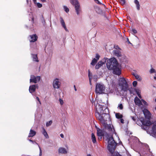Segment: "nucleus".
Instances as JSON below:
<instances>
[{
	"label": "nucleus",
	"mask_w": 156,
	"mask_h": 156,
	"mask_svg": "<svg viewBox=\"0 0 156 156\" xmlns=\"http://www.w3.org/2000/svg\"><path fill=\"white\" fill-rule=\"evenodd\" d=\"M106 64L108 69L109 70H113L114 74L118 75L121 74L120 66L115 58H113L108 60Z\"/></svg>",
	"instance_id": "obj_1"
},
{
	"label": "nucleus",
	"mask_w": 156,
	"mask_h": 156,
	"mask_svg": "<svg viewBox=\"0 0 156 156\" xmlns=\"http://www.w3.org/2000/svg\"><path fill=\"white\" fill-rule=\"evenodd\" d=\"M96 112L95 116L96 118L100 121L104 122L105 118L108 116L107 114L106 113V110L108 109L106 108L103 110L104 107L102 105H100L98 103L95 106Z\"/></svg>",
	"instance_id": "obj_2"
},
{
	"label": "nucleus",
	"mask_w": 156,
	"mask_h": 156,
	"mask_svg": "<svg viewBox=\"0 0 156 156\" xmlns=\"http://www.w3.org/2000/svg\"><path fill=\"white\" fill-rule=\"evenodd\" d=\"M143 111L145 118L147 120H142L141 119L140 121L142 124L144 126L142 128L144 130H146L147 128V126H150L152 124L149 120L151 118V114L150 112L146 109H144Z\"/></svg>",
	"instance_id": "obj_3"
},
{
	"label": "nucleus",
	"mask_w": 156,
	"mask_h": 156,
	"mask_svg": "<svg viewBox=\"0 0 156 156\" xmlns=\"http://www.w3.org/2000/svg\"><path fill=\"white\" fill-rule=\"evenodd\" d=\"M116 145V143L113 137L112 136L109 137L108 139L107 147L108 150L112 154L111 156H120L118 153L114 152Z\"/></svg>",
	"instance_id": "obj_4"
},
{
	"label": "nucleus",
	"mask_w": 156,
	"mask_h": 156,
	"mask_svg": "<svg viewBox=\"0 0 156 156\" xmlns=\"http://www.w3.org/2000/svg\"><path fill=\"white\" fill-rule=\"evenodd\" d=\"M118 84L121 90L124 91L127 90L128 87V84L124 78H119L118 80Z\"/></svg>",
	"instance_id": "obj_5"
},
{
	"label": "nucleus",
	"mask_w": 156,
	"mask_h": 156,
	"mask_svg": "<svg viewBox=\"0 0 156 156\" xmlns=\"http://www.w3.org/2000/svg\"><path fill=\"white\" fill-rule=\"evenodd\" d=\"M95 88L96 93L100 94L104 93L105 87L103 84L98 83L96 84Z\"/></svg>",
	"instance_id": "obj_6"
},
{
	"label": "nucleus",
	"mask_w": 156,
	"mask_h": 156,
	"mask_svg": "<svg viewBox=\"0 0 156 156\" xmlns=\"http://www.w3.org/2000/svg\"><path fill=\"white\" fill-rule=\"evenodd\" d=\"M134 102L136 105L139 106L142 105V103L145 105H147V102L145 101L143 99H141V100L140 101L137 97H136L134 99Z\"/></svg>",
	"instance_id": "obj_7"
},
{
	"label": "nucleus",
	"mask_w": 156,
	"mask_h": 156,
	"mask_svg": "<svg viewBox=\"0 0 156 156\" xmlns=\"http://www.w3.org/2000/svg\"><path fill=\"white\" fill-rule=\"evenodd\" d=\"M61 84L60 80L58 78H56L53 80V87L54 88L59 89L60 87Z\"/></svg>",
	"instance_id": "obj_8"
},
{
	"label": "nucleus",
	"mask_w": 156,
	"mask_h": 156,
	"mask_svg": "<svg viewBox=\"0 0 156 156\" xmlns=\"http://www.w3.org/2000/svg\"><path fill=\"white\" fill-rule=\"evenodd\" d=\"M147 132L148 133L153 136L156 134V121L153 123L152 130L151 131L147 130Z\"/></svg>",
	"instance_id": "obj_9"
},
{
	"label": "nucleus",
	"mask_w": 156,
	"mask_h": 156,
	"mask_svg": "<svg viewBox=\"0 0 156 156\" xmlns=\"http://www.w3.org/2000/svg\"><path fill=\"white\" fill-rule=\"evenodd\" d=\"M40 79L41 77L40 76L35 77L34 75H31L30 79V82L36 83L40 81Z\"/></svg>",
	"instance_id": "obj_10"
},
{
	"label": "nucleus",
	"mask_w": 156,
	"mask_h": 156,
	"mask_svg": "<svg viewBox=\"0 0 156 156\" xmlns=\"http://www.w3.org/2000/svg\"><path fill=\"white\" fill-rule=\"evenodd\" d=\"M108 59L107 58H105L102 59L100 61H99L96 65L95 68L96 69H99L103 64H104L106 62V60Z\"/></svg>",
	"instance_id": "obj_11"
},
{
	"label": "nucleus",
	"mask_w": 156,
	"mask_h": 156,
	"mask_svg": "<svg viewBox=\"0 0 156 156\" xmlns=\"http://www.w3.org/2000/svg\"><path fill=\"white\" fill-rule=\"evenodd\" d=\"M107 121L106 118H105V120L104 122H101L103 124L106 129H108L109 131H112V126L110 124H108L106 122Z\"/></svg>",
	"instance_id": "obj_12"
},
{
	"label": "nucleus",
	"mask_w": 156,
	"mask_h": 156,
	"mask_svg": "<svg viewBox=\"0 0 156 156\" xmlns=\"http://www.w3.org/2000/svg\"><path fill=\"white\" fill-rule=\"evenodd\" d=\"M38 86L37 84H35L33 85H31L30 86L29 88V92L31 93L35 92L36 88H38Z\"/></svg>",
	"instance_id": "obj_13"
},
{
	"label": "nucleus",
	"mask_w": 156,
	"mask_h": 156,
	"mask_svg": "<svg viewBox=\"0 0 156 156\" xmlns=\"http://www.w3.org/2000/svg\"><path fill=\"white\" fill-rule=\"evenodd\" d=\"M100 57V56L98 54H96L95 58H94L93 59L90 63V64L92 66H94L99 60Z\"/></svg>",
	"instance_id": "obj_14"
},
{
	"label": "nucleus",
	"mask_w": 156,
	"mask_h": 156,
	"mask_svg": "<svg viewBox=\"0 0 156 156\" xmlns=\"http://www.w3.org/2000/svg\"><path fill=\"white\" fill-rule=\"evenodd\" d=\"M59 154H66L68 153V151L65 148L60 147L58 149Z\"/></svg>",
	"instance_id": "obj_15"
},
{
	"label": "nucleus",
	"mask_w": 156,
	"mask_h": 156,
	"mask_svg": "<svg viewBox=\"0 0 156 156\" xmlns=\"http://www.w3.org/2000/svg\"><path fill=\"white\" fill-rule=\"evenodd\" d=\"M37 39V37L36 34H34L30 36V38L29 39L30 42H34Z\"/></svg>",
	"instance_id": "obj_16"
},
{
	"label": "nucleus",
	"mask_w": 156,
	"mask_h": 156,
	"mask_svg": "<svg viewBox=\"0 0 156 156\" xmlns=\"http://www.w3.org/2000/svg\"><path fill=\"white\" fill-rule=\"evenodd\" d=\"M97 133L98 136L100 137V139L102 138V136L104 134V131L103 130L99 128L97 129Z\"/></svg>",
	"instance_id": "obj_17"
},
{
	"label": "nucleus",
	"mask_w": 156,
	"mask_h": 156,
	"mask_svg": "<svg viewBox=\"0 0 156 156\" xmlns=\"http://www.w3.org/2000/svg\"><path fill=\"white\" fill-rule=\"evenodd\" d=\"M60 23H61L62 26L64 28L65 30L66 31H67V32L68 31V29H67V28L66 27V25L65 24V23L64 20L61 17L60 18Z\"/></svg>",
	"instance_id": "obj_18"
},
{
	"label": "nucleus",
	"mask_w": 156,
	"mask_h": 156,
	"mask_svg": "<svg viewBox=\"0 0 156 156\" xmlns=\"http://www.w3.org/2000/svg\"><path fill=\"white\" fill-rule=\"evenodd\" d=\"M75 8L76 14L78 15H79L80 14L81 11L80 5H78L75 6Z\"/></svg>",
	"instance_id": "obj_19"
},
{
	"label": "nucleus",
	"mask_w": 156,
	"mask_h": 156,
	"mask_svg": "<svg viewBox=\"0 0 156 156\" xmlns=\"http://www.w3.org/2000/svg\"><path fill=\"white\" fill-rule=\"evenodd\" d=\"M36 134V132L34 130L31 129L30 130L28 137H32L34 136Z\"/></svg>",
	"instance_id": "obj_20"
},
{
	"label": "nucleus",
	"mask_w": 156,
	"mask_h": 156,
	"mask_svg": "<svg viewBox=\"0 0 156 156\" xmlns=\"http://www.w3.org/2000/svg\"><path fill=\"white\" fill-rule=\"evenodd\" d=\"M113 53L117 57H120L121 56V54L119 50L116 49L113 50Z\"/></svg>",
	"instance_id": "obj_21"
},
{
	"label": "nucleus",
	"mask_w": 156,
	"mask_h": 156,
	"mask_svg": "<svg viewBox=\"0 0 156 156\" xmlns=\"http://www.w3.org/2000/svg\"><path fill=\"white\" fill-rule=\"evenodd\" d=\"M70 1L71 3L74 5L75 7V6L80 5L79 3L77 0H70Z\"/></svg>",
	"instance_id": "obj_22"
},
{
	"label": "nucleus",
	"mask_w": 156,
	"mask_h": 156,
	"mask_svg": "<svg viewBox=\"0 0 156 156\" xmlns=\"http://www.w3.org/2000/svg\"><path fill=\"white\" fill-rule=\"evenodd\" d=\"M91 139L93 143L95 144L97 143V142L96 140V137L94 134L93 133H92L91 134Z\"/></svg>",
	"instance_id": "obj_23"
},
{
	"label": "nucleus",
	"mask_w": 156,
	"mask_h": 156,
	"mask_svg": "<svg viewBox=\"0 0 156 156\" xmlns=\"http://www.w3.org/2000/svg\"><path fill=\"white\" fill-rule=\"evenodd\" d=\"M134 3L136 5L137 10H139L140 9V6L139 2L137 0H134Z\"/></svg>",
	"instance_id": "obj_24"
},
{
	"label": "nucleus",
	"mask_w": 156,
	"mask_h": 156,
	"mask_svg": "<svg viewBox=\"0 0 156 156\" xmlns=\"http://www.w3.org/2000/svg\"><path fill=\"white\" fill-rule=\"evenodd\" d=\"M43 131L42 132V134L44 136L46 137V138L48 139L49 138V136L48 133H47L45 129L43 128Z\"/></svg>",
	"instance_id": "obj_25"
},
{
	"label": "nucleus",
	"mask_w": 156,
	"mask_h": 156,
	"mask_svg": "<svg viewBox=\"0 0 156 156\" xmlns=\"http://www.w3.org/2000/svg\"><path fill=\"white\" fill-rule=\"evenodd\" d=\"M133 75L138 80L140 81L141 80L142 78L141 77L136 73H133Z\"/></svg>",
	"instance_id": "obj_26"
},
{
	"label": "nucleus",
	"mask_w": 156,
	"mask_h": 156,
	"mask_svg": "<svg viewBox=\"0 0 156 156\" xmlns=\"http://www.w3.org/2000/svg\"><path fill=\"white\" fill-rule=\"evenodd\" d=\"M32 57L33 58V61L36 62H38L39 61L37 57V55L36 54H32Z\"/></svg>",
	"instance_id": "obj_27"
},
{
	"label": "nucleus",
	"mask_w": 156,
	"mask_h": 156,
	"mask_svg": "<svg viewBox=\"0 0 156 156\" xmlns=\"http://www.w3.org/2000/svg\"><path fill=\"white\" fill-rule=\"evenodd\" d=\"M150 74L154 73L156 74V70L152 68H151L149 71Z\"/></svg>",
	"instance_id": "obj_28"
},
{
	"label": "nucleus",
	"mask_w": 156,
	"mask_h": 156,
	"mask_svg": "<svg viewBox=\"0 0 156 156\" xmlns=\"http://www.w3.org/2000/svg\"><path fill=\"white\" fill-rule=\"evenodd\" d=\"M115 116L117 119H121L122 117V115L119 113H116Z\"/></svg>",
	"instance_id": "obj_29"
},
{
	"label": "nucleus",
	"mask_w": 156,
	"mask_h": 156,
	"mask_svg": "<svg viewBox=\"0 0 156 156\" xmlns=\"http://www.w3.org/2000/svg\"><path fill=\"white\" fill-rule=\"evenodd\" d=\"M137 32V31L135 29H132L131 30V33L133 35L136 34Z\"/></svg>",
	"instance_id": "obj_30"
},
{
	"label": "nucleus",
	"mask_w": 156,
	"mask_h": 156,
	"mask_svg": "<svg viewBox=\"0 0 156 156\" xmlns=\"http://www.w3.org/2000/svg\"><path fill=\"white\" fill-rule=\"evenodd\" d=\"M64 9L65 10V11L67 13H68L69 12V9L66 6H63Z\"/></svg>",
	"instance_id": "obj_31"
},
{
	"label": "nucleus",
	"mask_w": 156,
	"mask_h": 156,
	"mask_svg": "<svg viewBox=\"0 0 156 156\" xmlns=\"http://www.w3.org/2000/svg\"><path fill=\"white\" fill-rule=\"evenodd\" d=\"M52 123V122L51 120H50L47 122L46 123V126L47 127H48L51 125Z\"/></svg>",
	"instance_id": "obj_32"
},
{
	"label": "nucleus",
	"mask_w": 156,
	"mask_h": 156,
	"mask_svg": "<svg viewBox=\"0 0 156 156\" xmlns=\"http://www.w3.org/2000/svg\"><path fill=\"white\" fill-rule=\"evenodd\" d=\"M136 92L138 96L140 98H141V96L140 95V92L139 90H136Z\"/></svg>",
	"instance_id": "obj_33"
},
{
	"label": "nucleus",
	"mask_w": 156,
	"mask_h": 156,
	"mask_svg": "<svg viewBox=\"0 0 156 156\" xmlns=\"http://www.w3.org/2000/svg\"><path fill=\"white\" fill-rule=\"evenodd\" d=\"M118 108L120 110H122L123 108L122 105L121 103L119 104L118 106Z\"/></svg>",
	"instance_id": "obj_34"
},
{
	"label": "nucleus",
	"mask_w": 156,
	"mask_h": 156,
	"mask_svg": "<svg viewBox=\"0 0 156 156\" xmlns=\"http://www.w3.org/2000/svg\"><path fill=\"white\" fill-rule=\"evenodd\" d=\"M35 4H37V6L39 8H41L42 6V5L41 4L39 3H36Z\"/></svg>",
	"instance_id": "obj_35"
},
{
	"label": "nucleus",
	"mask_w": 156,
	"mask_h": 156,
	"mask_svg": "<svg viewBox=\"0 0 156 156\" xmlns=\"http://www.w3.org/2000/svg\"><path fill=\"white\" fill-rule=\"evenodd\" d=\"M88 75L89 78V79L90 78V79H92V74L90 73V72L89 70L88 71Z\"/></svg>",
	"instance_id": "obj_36"
},
{
	"label": "nucleus",
	"mask_w": 156,
	"mask_h": 156,
	"mask_svg": "<svg viewBox=\"0 0 156 156\" xmlns=\"http://www.w3.org/2000/svg\"><path fill=\"white\" fill-rule=\"evenodd\" d=\"M112 87H115V83L114 80H112L111 83Z\"/></svg>",
	"instance_id": "obj_37"
},
{
	"label": "nucleus",
	"mask_w": 156,
	"mask_h": 156,
	"mask_svg": "<svg viewBox=\"0 0 156 156\" xmlns=\"http://www.w3.org/2000/svg\"><path fill=\"white\" fill-rule=\"evenodd\" d=\"M59 101L60 103V104L61 105H62L64 104V101L62 99L59 98Z\"/></svg>",
	"instance_id": "obj_38"
},
{
	"label": "nucleus",
	"mask_w": 156,
	"mask_h": 156,
	"mask_svg": "<svg viewBox=\"0 0 156 156\" xmlns=\"http://www.w3.org/2000/svg\"><path fill=\"white\" fill-rule=\"evenodd\" d=\"M120 2L122 5H124L125 3V0H120Z\"/></svg>",
	"instance_id": "obj_39"
},
{
	"label": "nucleus",
	"mask_w": 156,
	"mask_h": 156,
	"mask_svg": "<svg viewBox=\"0 0 156 156\" xmlns=\"http://www.w3.org/2000/svg\"><path fill=\"white\" fill-rule=\"evenodd\" d=\"M137 84V82L136 81H135L133 82V85L134 87H135L136 86Z\"/></svg>",
	"instance_id": "obj_40"
},
{
	"label": "nucleus",
	"mask_w": 156,
	"mask_h": 156,
	"mask_svg": "<svg viewBox=\"0 0 156 156\" xmlns=\"http://www.w3.org/2000/svg\"><path fill=\"white\" fill-rule=\"evenodd\" d=\"M38 146H39V150H40V156H41L42 155L41 149V147H40V146L39 145H38Z\"/></svg>",
	"instance_id": "obj_41"
},
{
	"label": "nucleus",
	"mask_w": 156,
	"mask_h": 156,
	"mask_svg": "<svg viewBox=\"0 0 156 156\" xmlns=\"http://www.w3.org/2000/svg\"><path fill=\"white\" fill-rule=\"evenodd\" d=\"M36 98V99L37 100V101L39 102V104L41 105V102L40 100V99H39V98L37 97Z\"/></svg>",
	"instance_id": "obj_42"
},
{
	"label": "nucleus",
	"mask_w": 156,
	"mask_h": 156,
	"mask_svg": "<svg viewBox=\"0 0 156 156\" xmlns=\"http://www.w3.org/2000/svg\"><path fill=\"white\" fill-rule=\"evenodd\" d=\"M131 118L132 119V120L134 121H135L136 120V117H134L133 116H131Z\"/></svg>",
	"instance_id": "obj_43"
},
{
	"label": "nucleus",
	"mask_w": 156,
	"mask_h": 156,
	"mask_svg": "<svg viewBox=\"0 0 156 156\" xmlns=\"http://www.w3.org/2000/svg\"><path fill=\"white\" fill-rule=\"evenodd\" d=\"M96 23H92V25L93 27H95L96 26Z\"/></svg>",
	"instance_id": "obj_44"
},
{
	"label": "nucleus",
	"mask_w": 156,
	"mask_h": 156,
	"mask_svg": "<svg viewBox=\"0 0 156 156\" xmlns=\"http://www.w3.org/2000/svg\"><path fill=\"white\" fill-rule=\"evenodd\" d=\"M153 112L155 114H156V107H155L154 109L153 110Z\"/></svg>",
	"instance_id": "obj_45"
},
{
	"label": "nucleus",
	"mask_w": 156,
	"mask_h": 156,
	"mask_svg": "<svg viewBox=\"0 0 156 156\" xmlns=\"http://www.w3.org/2000/svg\"><path fill=\"white\" fill-rule=\"evenodd\" d=\"M60 136H61V137L62 138H64V135L62 133V134H60Z\"/></svg>",
	"instance_id": "obj_46"
},
{
	"label": "nucleus",
	"mask_w": 156,
	"mask_h": 156,
	"mask_svg": "<svg viewBox=\"0 0 156 156\" xmlns=\"http://www.w3.org/2000/svg\"><path fill=\"white\" fill-rule=\"evenodd\" d=\"M29 140V141H30V142H32L33 144L34 143V142L33 141H32L31 140ZM35 143H36V144H37V143L35 142Z\"/></svg>",
	"instance_id": "obj_47"
},
{
	"label": "nucleus",
	"mask_w": 156,
	"mask_h": 156,
	"mask_svg": "<svg viewBox=\"0 0 156 156\" xmlns=\"http://www.w3.org/2000/svg\"><path fill=\"white\" fill-rule=\"evenodd\" d=\"M121 122L122 123H124V120L123 119H121Z\"/></svg>",
	"instance_id": "obj_48"
},
{
	"label": "nucleus",
	"mask_w": 156,
	"mask_h": 156,
	"mask_svg": "<svg viewBox=\"0 0 156 156\" xmlns=\"http://www.w3.org/2000/svg\"><path fill=\"white\" fill-rule=\"evenodd\" d=\"M41 2H46V0H40Z\"/></svg>",
	"instance_id": "obj_49"
},
{
	"label": "nucleus",
	"mask_w": 156,
	"mask_h": 156,
	"mask_svg": "<svg viewBox=\"0 0 156 156\" xmlns=\"http://www.w3.org/2000/svg\"><path fill=\"white\" fill-rule=\"evenodd\" d=\"M154 79L155 80H156V73L155 74L154 76Z\"/></svg>",
	"instance_id": "obj_50"
},
{
	"label": "nucleus",
	"mask_w": 156,
	"mask_h": 156,
	"mask_svg": "<svg viewBox=\"0 0 156 156\" xmlns=\"http://www.w3.org/2000/svg\"><path fill=\"white\" fill-rule=\"evenodd\" d=\"M91 79H90H90H89V82H90V85H91Z\"/></svg>",
	"instance_id": "obj_51"
},
{
	"label": "nucleus",
	"mask_w": 156,
	"mask_h": 156,
	"mask_svg": "<svg viewBox=\"0 0 156 156\" xmlns=\"http://www.w3.org/2000/svg\"><path fill=\"white\" fill-rule=\"evenodd\" d=\"M74 87L75 90L76 91L77 90V89H76V86H75V85H74Z\"/></svg>",
	"instance_id": "obj_52"
},
{
	"label": "nucleus",
	"mask_w": 156,
	"mask_h": 156,
	"mask_svg": "<svg viewBox=\"0 0 156 156\" xmlns=\"http://www.w3.org/2000/svg\"><path fill=\"white\" fill-rule=\"evenodd\" d=\"M33 1L34 4H36L37 3V0H33Z\"/></svg>",
	"instance_id": "obj_53"
},
{
	"label": "nucleus",
	"mask_w": 156,
	"mask_h": 156,
	"mask_svg": "<svg viewBox=\"0 0 156 156\" xmlns=\"http://www.w3.org/2000/svg\"><path fill=\"white\" fill-rule=\"evenodd\" d=\"M96 2L97 3H99V1L98 0H97L96 1Z\"/></svg>",
	"instance_id": "obj_54"
},
{
	"label": "nucleus",
	"mask_w": 156,
	"mask_h": 156,
	"mask_svg": "<svg viewBox=\"0 0 156 156\" xmlns=\"http://www.w3.org/2000/svg\"><path fill=\"white\" fill-rule=\"evenodd\" d=\"M87 156H92L90 154H88L87 155Z\"/></svg>",
	"instance_id": "obj_55"
},
{
	"label": "nucleus",
	"mask_w": 156,
	"mask_h": 156,
	"mask_svg": "<svg viewBox=\"0 0 156 156\" xmlns=\"http://www.w3.org/2000/svg\"><path fill=\"white\" fill-rule=\"evenodd\" d=\"M114 47H115V48H116V49H117V48H118V46L117 45H116V46H115Z\"/></svg>",
	"instance_id": "obj_56"
},
{
	"label": "nucleus",
	"mask_w": 156,
	"mask_h": 156,
	"mask_svg": "<svg viewBox=\"0 0 156 156\" xmlns=\"http://www.w3.org/2000/svg\"><path fill=\"white\" fill-rule=\"evenodd\" d=\"M155 102H156V98H155Z\"/></svg>",
	"instance_id": "obj_57"
},
{
	"label": "nucleus",
	"mask_w": 156,
	"mask_h": 156,
	"mask_svg": "<svg viewBox=\"0 0 156 156\" xmlns=\"http://www.w3.org/2000/svg\"><path fill=\"white\" fill-rule=\"evenodd\" d=\"M150 156H153V155H152V154H151Z\"/></svg>",
	"instance_id": "obj_58"
},
{
	"label": "nucleus",
	"mask_w": 156,
	"mask_h": 156,
	"mask_svg": "<svg viewBox=\"0 0 156 156\" xmlns=\"http://www.w3.org/2000/svg\"><path fill=\"white\" fill-rule=\"evenodd\" d=\"M94 1L96 2V1L97 0H94Z\"/></svg>",
	"instance_id": "obj_59"
}]
</instances>
